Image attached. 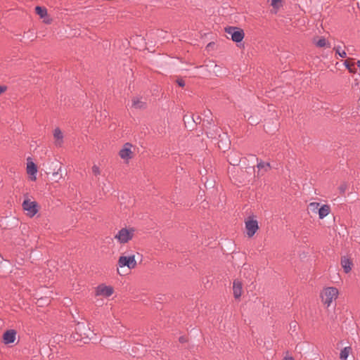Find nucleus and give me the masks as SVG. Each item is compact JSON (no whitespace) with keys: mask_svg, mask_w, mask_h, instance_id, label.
<instances>
[{"mask_svg":"<svg viewBox=\"0 0 360 360\" xmlns=\"http://www.w3.org/2000/svg\"><path fill=\"white\" fill-rule=\"evenodd\" d=\"M338 296V290L335 287H328L323 289L321 294L322 302L328 307Z\"/></svg>","mask_w":360,"mask_h":360,"instance_id":"obj_1","label":"nucleus"},{"mask_svg":"<svg viewBox=\"0 0 360 360\" xmlns=\"http://www.w3.org/2000/svg\"><path fill=\"white\" fill-rule=\"evenodd\" d=\"M134 230L133 229H127L126 228L121 229L115 236L120 243H126L132 239Z\"/></svg>","mask_w":360,"mask_h":360,"instance_id":"obj_2","label":"nucleus"},{"mask_svg":"<svg viewBox=\"0 0 360 360\" xmlns=\"http://www.w3.org/2000/svg\"><path fill=\"white\" fill-rule=\"evenodd\" d=\"M225 32L231 36V39L235 42H240L245 36L243 30L236 27H226Z\"/></svg>","mask_w":360,"mask_h":360,"instance_id":"obj_3","label":"nucleus"},{"mask_svg":"<svg viewBox=\"0 0 360 360\" xmlns=\"http://www.w3.org/2000/svg\"><path fill=\"white\" fill-rule=\"evenodd\" d=\"M22 206L23 210L27 212V214L31 217H34L38 212V204L35 201L25 199Z\"/></svg>","mask_w":360,"mask_h":360,"instance_id":"obj_4","label":"nucleus"},{"mask_svg":"<svg viewBox=\"0 0 360 360\" xmlns=\"http://www.w3.org/2000/svg\"><path fill=\"white\" fill-rule=\"evenodd\" d=\"M118 266L121 268L127 266L129 269H134L136 266L135 256H120L118 259Z\"/></svg>","mask_w":360,"mask_h":360,"instance_id":"obj_5","label":"nucleus"},{"mask_svg":"<svg viewBox=\"0 0 360 360\" xmlns=\"http://www.w3.org/2000/svg\"><path fill=\"white\" fill-rule=\"evenodd\" d=\"M65 143V134L62 130L56 127L53 130V144L56 148H61Z\"/></svg>","mask_w":360,"mask_h":360,"instance_id":"obj_6","label":"nucleus"},{"mask_svg":"<svg viewBox=\"0 0 360 360\" xmlns=\"http://www.w3.org/2000/svg\"><path fill=\"white\" fill-rule=\"evenodd\" d=\"M137 148L129 143H126L120 150V158H128L137 155Z\"/></svg>","mask_w":360,"mask_h":360,"instance_id":"obj_7","label":"nucleus"},{"mask_svg":"<svg viewBox=\"0 0 360 360\" xmlns=\"http://www.w3.org/2000/svg\"><path fill=\"white\" fill-rule=\"evenodd\" d=\"M75 330L81 339L89 338L91 333H92L89 327L84 323H78L76 325Z\"/></svg>","mask_w":360,"mask_h":360,"instance_id":"obj_8","label":"nucleus"},{"mask_svg":"<svg viewBox=\"0 0 360 360\" xmlns=\"http://www.w3.org/2000/svg\"><path fill=\"white\" fill-rule=\"evenodd\" d=\"M245 228L248 237H252L259 229L257 221L250 217L249 219L245 221Z\"/></svg>","mask_w":360,"mask_h":360,"instance_id":"obj_9","label":"nucleus"},{"mask_svg":"<svg viewBox=\"0 0 360 360\" xmlns=\"http://www.w3.org/2000/svg\"><path fill=\"white\" fill-rule=\"evenodd\" d=\"M113 293V288L111 286L99 285L96 289V295L110 297Z\"/></svg>","mask_w":360,"mask_h":360,"instance_id":"obj_10","label":"nucleus"},{"mask_svg":"<svg viewBox=\"0 0 360 360\" xmlns=\"http://www.w3.org/2000/svg\"><path fill=\"white\" fill-rule=\"evenodd\" d=\"M132 107L138 110H143L147 106V103L143 97L136 96L132 98Z\"/></svg>","mask_w":360,"mask_h":360,"instance_id":"obj_11","label":"nucleus"},{"mask_svg":"<svg viewBox=\"0 0 360 360\" xmlns=\"http://www.w3.org/2000/svg\"><path fill=\"white\" fill-rule=\"evenodd\" d=\"M27 172L30 175V179L32 181H35L37 173V166L32 161H28L27 163Z\"/></svg>","mask_w":360,"mask_h":360,"instance_id":"obj_12","label":"nucleus"},{"mask_svg":"<svg viewBox=\"0 0 360 360\" xmlns=\"http://www.w3.org/2000/svg\"><path fill=\"white\" fill-rule=\"evenodd\" d=\"M16 331L15 330H8L3 335L4 342L5 344L13 343L15 340Z\"/></svg>","mask_w":360,"mask_h":360,"instance_id":"obj_13","label":"nucleus"},{"mask_svg":"<svg viewBox=\"0 0 360 360\" xmlns=\"http://www.w3.org/2000/svg\"><path fill=\"white\" fill-rule=\"evenodd\" d=\"M35 12L39 17L43 19V21L46 23H51V19L49 18L47 15V9L45 7L41 6H36Z\"/></svg>","mask_w":360,"mask_h":360,"instance_id":"obj_14","label":"nucleus"},{"mask_svg":"<svg viewBox=\"0 0 360 360\" xmlns=\"http://www.w3.org/2000/svg\"><path fill=\"white\" fill-rule=\"evenodd\" d=\"M242 283L238 280H235L233 283V295L236 299L240 297L242 294Z\"/></svg>","mask_w":360,"mask_h":360,"instance_id":"obj_15","label":"nucleus"},{"mask_svg":"<svg viewBox=\"0 0 360 360\" xmlns=\"http://www.w3.org/2000/svg\"><path fill=\"white\" fill-rule=\"evenodd\" d=\"M313 43L319 48L330 47V44L324 37H316L313 39Z\"/></svg>","mask_w":360,"mask_h":360,"instance_id":"obj_16","label":"nucleus"},{"mask_svg":"<svg viewBox=\"0 0 360 360\" xmlns=\"http://www.w3.org/2000/svg\"><path fill=\"white\" fill-rule=\"evenodd\" d=\"M341 264L344 271L347 274L352 270V266L353 265L352 261L346 257H343L341 259Z\"/></svg>","mask_w":360,"mask_h":360,"instance_id":"obj_17","label":"nucleus"},{"mask_svg":"<svg viewBox=\"0 0 360 360\" xmlns=\"http://www.w3.org/2000/svg\"><path fill=\"white\" fill-rule=\"evenodd\" d=\"M330 208L328 205H323L319 209V217L320 219H323L326 217L330 212Z\"/></svg>","mask_w":360,"mask_h":360,"instance_id":"obj_18","label":"nucleus"},{"mask_svg":"<svg viewBox=\"0 0 360 360\" xmlns=\"http://www.w3.org/2000/svg\"><path fill=\"white\" fill-rule=\"evenodd\" d=\"M229 145L230 141L228 136L226 134H224L223 136L221 137V139L219 142V147L226 149L229 147Z\"/></svg>","mask_w":360,"mask_h":360,"instance_id":"obj_19","label":"nucleus"},{"mask_svg":"<svg viewBox=\"0 0 360 360\" xmlns=\"http://www.w3.org/2000/svg\"><path fill=\"white\" fill-rule=\"evenodd\" d=\"M345 66L351 73H355L356 72V68H354V63L352 62V59H347L344 62Z\"/></svg>","mask_w":360,"mask_h":360,"instance_id":"obj_20","label":"nucleus"},{"mask_svg":"<svg viewBox=\"0 0 360 360\" xmlns=\"http://www.w3.org/2000/svg\"><path fill=\"white\" fill-rule=\"evenodd\" d=\"M352 351V348L350 347H345L343 348L340 354V358L342 360H347L350 352Z\"/></svg>","mask_w":360,"mask_h":360,"instance_id":"obj_21","label":"nucleus"},{"mask_svg":"<svg viewBox=\"0 0 360 360\" xmlns=\"http://www.w3.org/2000/svg\"><path fill=\"white\" fill-rule=\"evenodd\" d=\"M334 51L336 54H338L341 58H346L347 53L344 49L341 47L340 45H335L333 47Z\"/></svg>","mask_w":360,"mask_h":360,"instance_id":"obj_22","label":"nucleus"},{"mask_svg":"<svg viewBox=\"0 0 360 360\" xmlns=\"http://www.w3.org/2000/svg\"><path fill=\"white\" fill-rule=\"evenodd\" d=\"M271 5L274 8V12L276 13L283 6L282 0H271Z\"/></svg>","mask_w":360,"mask_h":360,"instance_id":"obj_23","label":"nucleus"},{"mask_svg":"<svg viewBox=\"0 0 360 360\" xmlns=\"http://www.w3.org/2000/svg\"><path fill=\"white\" fill-rule=\"evenodd\" d=\"M270 167V165L269 162H259L257 163V168L259 170L260 169H264V171H266L268 168Z\"/></svg>","mask_w":360,"mask_h":360,"instance_id":"obj_24","label":"nucleus"},{"mask_svg":"<svg viewBox=\"0 0 360 360\" xmlns=\"http://www.w3.org/2000/svg\"><path fill=\"white\" fill-rule=\"evenodd\" d=\"M92 172L94 174V175L97 176L100 174V170L98 166L94 165L92 167Z\"/></svg>","mask_w":360,"mask_h":360,"instance_id":"obj_25","label":"nucleus"},{"mask_svg":"<svg viewBox=\"0 0 360 360\" xmlns=\"http://www.w3.org/2000/svg\"><path fill=\"white\" fill-rule=\"evenodd\" d=\"M297 326V323L296 321H292L290 323V330L292 331H295Z\"/></svg>","mask_w":360,"mask_h":360,"instance_id":"obj_26","label":"nucleus"},{"mask_svg":"<svg viewBox=\"0 0 360 360\" xmlns=\"http://www.w3.org/2000/svg\"><path fill=\"white\" fill-rule=\"evenodd\" d=\"M339 190L340 193L343 194L345 193V191L347 190V185L345 184H342L339 186Z\"/></svg>","mask_w":360,"mask_h":360,"instance_id":"obj_27","label":"nucleus"},{"mask_svg":"<svg viewBox=\"0 0 360 360\" xmlns=\"http://www.w3.org/2000/svg\"><path fill=\"white\" fill-rule=\"evenodd\" d=\"M176 83L178 84V85L181 87H184L185 86V82L184 79H176Z\"/></svg>","mask_w":360,"mask_h":360,"instance_id":"obj_28","label":"nucleus"},{"mask_svg":"<svg viewBox=\"0 0 360 360\" xmlns=\"http://www.w3.org/2000/svg\"><path fill=\"white\" fill-rule=\"evenodd\" d=\"M232 160L229 162L232 165H238L240 163V159H232Z\"/></svg>","mask_w":360,"mask_h":360,"instance_id":"obj_29","label":"nucleus"},{"mask_svg":"<svg viewBox=\"0 0 360 360\" xmlns=\"http://www.w3.org/2000/svg\"><path fill=\"white\" fill-rule=\"evenodd\" d=\"M309 206L312 207L314 208H318V207L319 206V203H318V202H311Z\"/></svg>","mask_w":360,"mask_h":360,"instance_id":"obj_30","label":"nucleus"},{"mask_svg":"<svg viewBox=\"0 0 360 360\" xmlns=\"http://www.w3.org/2000/svg\"><path fill=\"white\" fill-rule=\"evenodd\" d=\"M6 90V87L4 86H0V95Z\"/></svg>","mask_w":360,"mask_h":360,"instance_id":"obj_31","label":"nucleus"},{"mask_svg":"<svg viewBox=\"0 0 360 360\" xmlns=\"http://www.w3.org/2000/svg\"><path fill=\"white\" fill-rule=\"evenodd\" d=\"M179 342H182V343L186 342V338L185 337H184V336H181V337L179 338Z\"/></svg>","mask_w":360,"mask_h":360,"instance_id":"obj_32","label":"nucleus"},{"mask_svg":"<svg viewBox=\"0 0 360 360\" xmlns=\"http://www.w3.org/2000/svg\"><path fill=\"white\" fill-rule=\"evenodd\" d=\"M284 360H294V358L292 356H288L284 357Z\"/></svg>","mask_w":360,"mask_h":360,"instance_id":"obj_33","label":"nucleus"},{"mask_svg":"<svg viewBox=\"0 0 360 360\" xmlns=\"http://www.w3.org/2000/svg\"><path fill=\"white\" fill-rule=\"evenodd\" d=\"M2 260H3V257H1V255H0V264H1Z\"/></svg>","mask_w":360,"mask_h":360,"instance_id":"obj_34","label":"nucleus"},{"mask_svg":"<svg viewBox=\"0 0 360 360\" xmlns=\"http://www.w3.org/2000/svg\"><path fill=\"white\" fill-rule=\"evenodd\" d=\"M356 64H357L358 67L360 68V60H358Z\"/></svg>","mask_w":360,"mask_h":360,"instance_id":"obj_35","label":"nucleus"}]
</instances>
